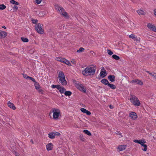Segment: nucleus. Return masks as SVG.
Returning <instances> with one entry per match:
<instances>
[{
	"label": "nucleus",
	"mask_w": 156,
	"mask_h": 156,
	"mask_svg": "<svg viewBox=\"0 0 156 156\" xmlns=\"http://www.w3.org/2000/svg\"><path fill=\"white\" fill-rule=\"evenodd\" d=\"M96 69V66H94L87 67L82 71V74L86 76L93 75L95 73Z\"/></svg>",
	"instance_id": "obj_1"
},
{
	"label": "nucleus",
	"mask_w": 156,
	"mask_h": 156,
	"mask_svg": "<svg viewBox=\"0 0 156 156\" xmlns=\"http://www.w3.org/2000/svg\"><path fill=\"white\" fill-rule=\"evenodd\" d=\"M58 77L59 82L62 85H65L67 84V82L65 79V75L62 71H60L59 72Z\"/></svg>",
	"instance_id": "obj_2"
},
{
	"label": "nucleus",
	"mask_w": 156,
	"mask_h": 156,
	"mask_svg": "<svg viewBox=\"0 0 156 156\" xmlns=\"http://www.w3.org/2000/svg\"><path fill=\"white\" fill-rule=\"evenodd\" d=\"M130 100L135 106H139L140 105V102L138 98L135 96L131 95Z\"/></svg>",
	"instance_id": "obj_3"
},
{
	"label": "nucleus",
	"mask_w": 156,
	"mask_h": 156,
	"mask_svg": "<svg viewBox=\"0 0 156 156\" xmlns=\"http://www.w3.org/2000/svg\"><path fill=\"white\" fill-rule=\"evenodd\" d=\"M35 27L37 33L41 34H43L44 31L43 25L40 23H38L35 24Z\"/></svg>",
	"instance_id": "obj_4"
},
{
	"label": "nucleus",
	"mask_w": 156,
	"mask_h": 156,
	"mask_svg": "<svg viewBox=\"0 0 156 156\" xmlns=\"http://www.w3.org/2000/svg\"><path fill=\"white\" fill-rule=\"evenodd\" d=\"M52 112L53 113V119L55 120H57L58 119L59 115H60V111L58 109L54 108Z\"/></svg>",
	"instance_id": "obj_5"
},
{
	"label": "nucleus",
	"mask_w": 156,
	"mask_h": 156,
	"mask_svg": "<svg viewBox=\"0 0 156 156\" xmlns=\"http://www.w3.org/2000/svg\"><path fill=\"white\" fill-rule=\"evenodd\" d=\"M76 87L81 91L84 93L86 92V89L84 88V86L82 84L79 83L76 84Z\"/></svg>",
	"instance_id": "obj_6"
},
{
	"label": "nucleus",
	"mask_w": 156,
	"mask_h": 156,
	"mask_svg": "<svg viewBox=\"0 0 156 156\" xmlns=\"http://www.w3.org/2000/svg\"><path fill=\"white\" fill-rule=\"evenodd\" d=\"M147 27L154 32H156V27L153 24H152L150 23H148L147 25Z\"/></svg>",
	"instance_id": "obj_7"
},
{
	"label": "nucleus",
	"mask_w": 156,
	"mask_h": 156,
	"mask_svg": "<svg viewBox=\"0 0 156 156\" xmlns=\"http://www.w3.org/2000/svg\"><path fill=\"white\" fill-rule=\"evenodd\" d=\"M131 83H135L140 85H142L143 84V82L141 80L138 79L132 80L131 81Z\"/></svg>",
	"instance_id": "obj_8"
},
{
	"label": "nucleus",
	"mask_w": 156,
	"mask_h": 156,
	"mask_svg": "<svg viewBox=\"0 0 156 156\" xmlns=\"http://www.w3.org/2000/svg\"><path fill=\"white\" fill-rule=\"evenodd\" d=\"M129 116L133 119H136L137 117L136 114L134 112H132L129 114Z\"/></svg>",
	"instance_id": "obj_9"
},
{
	"label": "nucleus",
	"mask_w": 156,
	"mask_h": 156,
	"mask_svg": "<svg viewBox=\"0 0 156 156\" xmlns=\"http://www.w3.org/2000/svg\"><path fill=\"white\" fill-rule=\"evenodd\" d=\"M53 144L51 143L48 144L46 146L47 150L48 151L51 150L53 148Z\"/></svg>",
	"instance_id": "obj_10"
},
{
	"label": "nucleus",
	"mask_w": 156,
	"mask_h": 156,
	"mask_svg": "<svg viewBox=\"0 0 156 156\" xmlns=\"http://www.w3.org/2000/svg\"><path fill=\"white\" fill-rule=\"evenodd\" d=\"M108 80L112 82H114L115 81V76L114 75H110L108 76Z\"/></svg>",
	"instance_id": "obj_11"
},
{
	"label": "nucleus",
	"mask_w": 156,
	"mask_h": 156,
	"mask_svg": "<svg viewBox=\"0 0 156 156\" xmlns=\"http://www.w3.org/2000/svg\"><path fill=\"white\" fill-rule=\"evenodd\" d=\"M126 147V145H122L119 146L118 147V149L119 150V151H120L125 150Z\"/></svg>",
	"instance_id": "obj_12"
},
{
	"label": "nucleus",
	"mask_w": 156,
	"mask_h": 156,
	"mask_svg": "<svg viewBox=\"0 0 156 156\" xmlns=\"http://www.w3.org/2000/svg\"><path fill=\"white\" fill-rule=\"evenodd\" d=\"M8 106L10 108H12V109L14 110L16 109V107L12 103L9 101L8 102Z\"/></svg>",
	"instance_id": "obj_13"
},
{
	"label": "nucleus",
	"mask_w": 156,
	"mask_h": 156,
	"mask_svg": "<svg viewBox=\"0 0 156 156\" xmlns=\"http://www.w3.org/2000/svg\"><path fill=\"white\" fill-rule=\"evenodd\" d=\"M106 71L105 70L104 71L101 70L100 74V77H101L102 78H104L106 76Z\"/></svg>",
	"instance_id": "obj_14"
},
{
	"label": "nucleus",
	"mask_w": 156,
	"mask_h": 156,
	"mask_svg": "<svg viewBox=\"0 0 156 156\" xmlns=\"http://www.w3.org/2000/svg\"><path fill=\"white\" fill-rule=\"evenodd\" d=\"M101 82L102 83L107 85H108L109 83L108 80L105 79H102Z\"/></svg>",
	"instance_id": "obj_15"
},
{
	"label": "nucleus",
	"mask_w": 156,
	"mask_h": 156,
	"mask_svg": "<svg viewBox=\"0 0 156 156\" xmlns=\"http://www.w3.org/2000/svg\"><path fill=\"white\" fill-rule=\"evenodd\" d=\"M48 137L51 139H54L55 137V135L54 132H51L48 134Z\"/></svg>",
	"instance_id": "obj_16"
},
{
	"label": "nucleus",
	"mask_w": 156,
	"mask_h": 156,
	"mask_svg": "<svg viewBox=\"0 0 156 156\" xmlns=\"http://www.w3.org/2000/svg\"><path fill=\"white\" fill-rule=\"evenodd\" d=\"M34 83V86L36 90H38V88L41 87L39 83L37 82L36 81Z\"/></svg>",
	"instance_id": "obj_17"
},
{
	"label": "nucleus",
	"mask_w": 156,
	"mask_h": 156,
	"mask_svg": "<svg viewBox=\"0 0 156 156\" xmlns=\"http://www.w3.org/2000/svg\"><path fill=\"white\" fill-rule=\"evenodd\" d=\"M37 90L39 93L42 94H44L45 92L42 89L41 87Z\"/></svg>",
	"instance_id": "obj_18"
},
{
	"label": "nucleus",
	"mask_w": 156,
	"mask_h": 156,
	"mask_svg": "<svg viewBox=\"0 0 156 156\" xmlns=\"http://www.w3.org/2000/svg\"><path fill=\"white\" fill-rule=\"evenodd\" d=\"M83 132L85 134H87V135H88V136H90L91 135V133H90V132L87 130H86V129L84 130H83Z\"/></svg>",
	"instance_id": "obj_19"
},
{
	"label": "nucleus",
	"mask_w": 156,
	"mask_h": 156,
	"mask_svg": "<svg viewBox=\"0 0 156 156\" xmlns=\"http://www.w3.org/2000/svg\"><path fill=\"white\" fill-rule=\"evenodd\" d=\"M139 15H145V12L142 10H139L137 11Z\"/></svg>",
	"instance_id": "obj_20"
},
{
	"label": "nucleus",
	"mask_w": 156,
	"mask_h": 156,
	"mask_svg": "<svg viewBox=\"0 0 156 156\" xmlns=\"http://www.w3.org/2000/svg\"><path fill=\"white\" fill-rule=\"evenodd\" d=\"M108 86L112 89H115L116 88V87L115 85L113 84H110L109 83H108Z\"/></svg>",
	"instance_id": "obj_21"
},
{
	"label": "nucleus",
	"mask_w": 156,
	"mask_h": 156,
	"mask_svg": "<svg viewBox=\"0 0 156 156\" xmlns=\"http://www.w3.org/2000/svg\"><path fill=\"white\" fill-rule=\"evenodd\" d=\"M64 94L66 96H69L71 95L72 93L69 91H65V92L64 93Z\"/></svg>",
	"instance_id": "obj_22"
},
{
	"label": "nucleus",
	"mask_w": 156,
	"mask_h": 156,
	"mask_svg": "<svg viewBox=\"0 0 156 156\" xmlns=\"http://www.w3.org/2000/svg\"><path fill=\"white\" fill-rule=\"evenodd\" d=\"M57 58L58 59L57 60L59 61L60 62H63L64 63H65V60H66V59L63 58Z\"/></svg>",
	"instance_id": "obj_23"
},
{
	"label": "nucleus",
	"mask_w": 156,
	"mask_h": 156,
	"mask_svg": "<svg viewBox=\"0 0 156 156\" xmlns=\"http://www.w3.org/2000/svg\"><path fill=\"white\" fill-rule=\"evenodd\" d=\"M21 40L24 42H28V39L26 38H24V37H21Z\"/></svg>",
	"instance_id": "obj_24"
},
{
	"label": "nucleus",
	"mask_w": 156,
	"mask_h": 156,
	"mask_svg": "<svg viewBox=\"0 0 156 156\" xmlns=\"http://www.w3.org/2000/svg\"><path fill=\"white\" fill-rule=\"evenodd\" d=\"M112 57L115 60H119L120 59L119 57L116 55H112Z\"/></svg>",
	"instance_id": "obj_25"
},
{
	"label": "nucleus",
	"mask_w": 156,
	"mask_h": 156,
	"mask_svg": "<svg viewBox=\"0 0 156 156\" xmlns=\"http://www.w3.org/2000/svg\"><path fill=\"white\" fill-rule=\"evenodd\" d=\"M6 8V6L4 4L0 5V9L4 10Z\"/></svg>",
	"instance_id": "obj_26"
},
{
	"label": "nucleus",
	"mask_w": 156,
	"mask_h": 156,
	"mask_svg": "<svg viewBox=\"0 0 156 156\" xmlns=\"http://www.w3.org/2000/svg\"><path fill=\"white\" fill-rule=\"evenodd\" d=\"M10 2L11 3L13 4H15V5H19V3L16 2V1H15L14 0H11L10 1Z\"/></svg>",
	"instance_id": "obj_27"
},
{
	"label": "nucleus",
	"mask_w": 156,
	"mask_h": 156,
	"mask_svg": "<svg viewBox=\"0 0 156 156\" xmlns=\"http://www.w3.org/2000/svg\"><path fill=\"white\" fill-rule=\"evenodd\" d=\"M84 50V48H83L82 47H81L80 48V49L79 50H78L77 51V52H82Z\"/></svg>",
	"instance_id": "obj_28"
},
{
	"label": "nucleus",
	"mask_w": 156,
	"mask_h": 156,
	"mask_svg": "<svg viewBox=\"0 0 156 156\" xmlns=\"http://www.w3.org/2000/svg\"><path fill=\"white\" fill-rule=\"evenodd\" d=\"M142 141H143L141 140H133L134 142L139 144H140L141 143H142Z\"/></svg>",
	"instance_id": "obj_29"
},
{
	"label": "nucleus",
	"mask_w": 156,
	"mask_h": 156,
	"mask_svg": "<svg viewBox=\"0 0 156 156\" xmlns=\"http://www.w3.org/2000/svg\"><path fill=\"white\" fill-rule=\"evenodd\" d=\"M55 9L58 10V11H59V9H60V8H61V7H60L58 5H55Z\"/></svg>",
	"instance_id": "obj_30"
},
{
	"label": "nucleus",
	"mask_w": 156,
	"mask_h": 156,
	"mask_svg": "<svg viewBox=\"0 0 156 156\" xmlns=\"http://www.w3.org/2000/svg\"><path fill=\"white\" fill-rule=\"evenodd\" d=\"M64 63L66 64H67V65H68V66H71V63H70V62L67 60L66 59Z\"/></svg>",
	"instance_id": "obj_31"
},
{
	"label": "nucleus",
	"mask_w": 156,
	"mask_h": 156,
	"mask_svg": "<svg viewBox=\"0 0 156 156\" xmlns=\"http://www.w3.org/2000/svg\"><path fill=\"white\" fill-rule=\"evenodd\" d=\"M31 21H32L33 23H34V24L36 23V24H37V23L38 21V20H37V19H36V20L32 18L31 19Z\"/></svg>",
	"instance_id": "obj_32"
},
{
	"label": "nucleus",
	"mask_w": 156,
	"mask_h": 156,
	"mask_svg": "<svg viewBox=\"0 0 156 156\" xmlns=\"http://www.w3.org/2000/svg\"><path fill=\"white\" fill-rule=\"evenodd\" d=\"M143 147L144 148H142V150L144 151H146L147 150V146L146 144L144 145Z\"/></svg>",
	"instance_id": "obj_33"
},
{
	"label": "nucleus",
	"mask_w": 156,
	"mask_h": 156,
	"mask_svg": "<svg viewBox=\"0 0 156 156\" xmlns=\"http://www.w3.org/2000/svg\"><path fill=\"white\" fill-rule=\"evenodd\" d=\"M61 14L65 17H68V16L67 15V13L65 11L63 13H62V14Z\"/></svg>",
	"instance_id": "obj_34"
},
{
	"label": "nucleus",
	"mask_w": 156,
	"mask_h": 156,
	"mask_svg": "<svg viewBox=\"0 0 156 156\" xmlns=\"http://www.w3.org/2000/svg\"><path fill=\"white\" fill-rule=\"evenodd\" d=\"M129 37L130 38L134 39V38H135L136 36L135 35L132 34L129 35Z\"/></svg>",
	"instance_id": "obj_35"
},
{
	"label": "nucleus",
	"mask_w": 156,
	"mask_h": 156,
	"mask_svg": "<svg viewBox=\"0 0 156 156\" xmlns=\"http://www.w3.org/2000/svg\"><path fill=\"white\" fill-rule=\"evenodd\" d=\"M65 11L64 9L61 7L60 8V9H59L58 11H59L61 14H62V13H63Z\"/></svg>",
	"instance_id": "obj_36"
},
{
	"label": "nucleus",
	"mask_w": 156,
	"mask_h": 156,
	"mask_svg": "<svg viewBox=\"0 0 156 156\" xmlns=\"http://www.w3.org/2000/svg\"><path fill=\"white\" fill-rule=\"evenodd\" d=\"M107 52L108 54L110 55H111L113 54V52L110 49H108Z\"/></svg>",
	"instance_id": "obj_37"
},
{
	"label": "nucleus",
	"mask_w": 156,
	"mask_h": 156,
	"mask_svg": "<svg viewBox=\"0 0 156 156\" xmlns=\"http://www.w3.org/2000/svg\"><path fill=\"white\" fill-rule=\"evenodd\" d=\"M28 79H29V80H31L33 82H35V81H36L35 80L34 78H33L32 77H31L29 76V77H28Z\"/></svg>",
	"instance_id": "obj_38"
},
{
	"label": "nucleus",
	"mask_w": 156,
	"mask_h": 156,
	"mask_svg": "<svg viewBox=\"0 0 156 156\" xmlns=\"http://www.w3.org/2000/svg\"><path fill=\"white\" fill-rule=\"evenodd\" d=\"M80 139L82 141H84L85 140V139L84 138L83 135H80Z\"/></svg>",
	"instance_id": "obj_39"
},
{
	"label": "nucleus",
	"mask_w": 156,
	"mask_h": 156,
	"mask_svg": "<svg viewBox=\"0 0 156 156\" xmlns=\"http://www.w3.org/2000/svg\"><path fill=\"white\" fill-rule=\"evenodd\" d=\"M81 111L83 113H85L87 110L83 108H81L80 109Z\"/></svg>",
	"instance_id": "obj_40"
},
{
	"label": "nucleus",
	"mask_w": 156,
	"mask_h": 156,
	"mask_svg": "<svg viewBox=\"0 0 156 156\" xmlns=\"http://www.w3.org/2000/svg\"><path fill=\"white\" fill-rule=\"evenodd\" d=\"M23 76L25 78H26L27 80H28V77H29V76H27V74H23Z\"/></svg>",
	"instance_id": "obj_41"
},
{
	"label": "nucleus",
	"mask_w": 156,
	"mask_h": 156,
	"mask_svg": "<svg viewBox=\"0 0 156 156\" xmlns=\"http://www.w3.org/2000/svg\"><path fill=\"white\" fill-rule=\"evenodd\" d=\"M55 88H56L58 90H59L61 88V87L60 85H56Z\"/></svg>",
	"instance_id": "obj_42"
},
{
	"label": "nucleus",
	"mask_w": 156,
	"mask_h": 156,
	"mask_svg": "<svg viewBox=\"0 0 156 156\" xmlns=\"http://www.w3.org/2000/svg\"><path fill=\"white\" fill-rule=\"evenodd\" d=\"M54 133L55 136L56 135H57L58 136H60L61 135L60 133L58 132H54Z\"/></svg>",
	"instance_id": "obj_43"
},
{
	"label": "nucleus",
	"mask_w": 156,
	"mask_h": 156,
	"mask_svg": "<svg viewBox=\"0 0 156 156\" xmlns=\"http://www.w3.org/2000/svg\"><path fill=\"white\" fill-rule=\"evenodd\" d=\"M85 113H86L87 115H90L91 114V112L90 111L87 110Z\"/></svg>",
	"instance_id": "obj_44"
},
{
	"label": "nucleus",
	"mask_w": 156,
	"mask_h": 156,
	"mask_svg": "<svg viewBox=\"0 0 156 156\" xmlns=\"http://www.w3.org/2000/svg\"><path fill=\"white\" fill-rule=\"evenodd\" d=\"M41 2V0H36V3L39 4H40Z\"/></svg>",
	"instance_id": "obj_45"
},
{
	"label": "nucleus",
	"mask_w": 156,
	"mask_h": 156,
	"mask_svg": "<svg viewBox=\"0 0 156 156\" xmlns=\"http://www.w3.org/2000/svg\"><path fill=\"white\" fill-rule=\"evenodd\" d=\"M13 8L14 10H15V11H16L18 9V7L16 5H14Z\"/></svg>",
	"instance_id": "obj_46"
},
{
	"label": "nucleus",
	"mask_w": 156,
	"mask_h": 156,
	"mask_svg": "<svg viewBox=\"0 0 156 156\" xmlns=\"http://www.w3.org/2000/svg\"><path fill=\"white\" fill-rule=\"evenodd\" d=\"M145 143V141H143L142 142V143H141L140 144L143 147L144 145L145 144H144V143Z\"/></svg>",
	"instance_id": "obj_47"
},
{
	"label": "nucleus",
	"mask_w": 156,
	"mask_h": 156,
	"mask_svg": "<svg viewBox=\"0 0 156 156\" xmlns=\"http://www.w3.org/2000/svg\"><path fill=\"white\" fill-rule=\"evenodd\" d=\"M152 76H153L154 78H155L156 79V73H154L153 74H152Z\"/></svg>",
	"instance_id": "obj_48"
},
{
	"label": "nucleus",
	"mask_w": 156,
	"mask_h": 156,
	"mask_svg": "<svg viewBox=\"0 0 156 156\" xmlns=\"http://www.w3.org/2000/svg\"><path fill=\"white\" fill-rule=\"evenodd\" d=\"M59 91L61 94L64 93V92L62 90L61 88L60 90H59Z\"/></svg>",
	"instance_id": "obj_49"
},
{
	"label": "nucleus",
	"mask_w": 156,
	"mask_h": 156,
	"mask_svg": "<svg viewBox=\"0 0 156 156\" xmlns=\"http://www.w3.org/2000/svg\"><path fill=\"white\" fill-rule=\"evenodd\" d=\"M51 87L52 88H55V87H56V85H51Z\"/></svg>",
	"instance_id": "obj_50"
},
{
	"label": "nucleus",
	"mask_w": 156,
	"mask_h": 156,
	"mask_svg": "<svg viewBox=\"0 0 156 156\" xmlns=\"http://www.w3.org/2000/svg\"><path fill=\"white\" fill-rule=\"evenodd\" d=\"M61 89H62L63 90V91L64 92L66 91V89L63 87H61Z\"/></svg>",
	"instance_id": "obj_51"
},
{
	"label": "nucleus",
	"mask_w": 156,
	"mask_h": 156,
	"mask_svg": "<svg viewBox=\"0 0 156 156\" xmlns=\"http://www.w3.org/2000/svg\"><path fill=\"white\" fill-rule=\"evenodd\" d=\"M146 72L148 73L149 74H150V75L152 76V74L149 71H146Z\"/></svg>",
	"instance_id": "obj_52"
},
{
	"label": "nucleus",
	"mask_w": 156,
	"mask_h": 156,
	"mask_svg": "<svg viewBox=\"0 0 156 156\" xmlns=\"http://www.w3.org/2000/svg\"><path fill=\"white\" fill-rule=\"evenodd\" d=\"M134 39V41H136V42H137V41H138V39H137V38L136 37H135V38Z\"/></svg>",
	"instance_id": "obj_53"
},
{
	"label": "nucleus",
	"mask_w": 156,
	"mask_h": 156,
	"mask_svg": "<svg viewBox=\"0 0 156 156\" xmlns=\"http://www.w3.org/2000/svg\"><path fill=\"white\" fill-rule=\"evenodd\" d=\"M154 14L156 16V9L154 10Z\"/></svg>",
	"instance_id": "obj_54"
},
{
	"label": "nucleus",
	"mask_w": 156,
	"mask_h": 156,
	"mask_svg": "<svg viewBox=\"0 0 156 156\" xmlns=\"http://www.w3.org/2000/svg\"><path fill=\"white\" fill-rule=\"evenodd\" d=\"M117 134L118 135L121 136V134L120 133H119V131H117Z\"/></svg>",
	"instance_id": "obj_55"
},
{
	"label": "nucleus",
	"mask_w": 156,
	"mask_h": 156,
	"mask_svg": "<svg viewBox=\"0 0 156 156\" xmlns=\"http://www.w3.org/2000/svg\"><path fill=\"white\" fill-rule=\"evenodd\" d=\"M109 107L110 108H111V109L113 108V107L112 106V105H110Z\"/></svg>",
	"instance_id": "obj_56"
},
{
	"label": "nucleus",
	"mask_w": 156,
	"mask_h": 156,
	"mask_svg": "<svg viewBox=\"0 0 156 156\" xmlns=\"http://www.w3.org/2000/svg\"><path fill=\"white\" fill-rule=\"evenodd\" d=\"M30 142H31V143L32 144H34V142H33V141L32 140H30Z\"/></svg>",
	"instance_id": "obj_57"
},
{
	"label": "nucleus",
	"mask_w": 156,
	"mask_h": 156,
	"mask_svg": "<svg viewBox=\"0 0 156 156\" xmlns=\"http://www.w3.org/2000/svg\"><path fill=\"white\" fill-rule=\"evenodd\" d=\"M2 28H4V29H5L6 28V27L5 26H3L2 27Z\"/></svg>",
	"instance_id": "obj_58"
},
{
	"label": "nucleus",
	"mask_w": 156,
	"mask_h": 156,
	"mask_svg": "<svg viewBox=\"0 0 156 156\" xmlns=\"http://www.w3.org/2000/svg\"><path fill=\"white\" fill-rule=\"evenodd\" d=\"M101 77H97L98 79L100 80L101 79Z\"/></svg>",
	"instance_id": "obj_59"
},
{
	"label": "nucleus",
	"mask_w": 156,
	"mask_h": 156,
	"mask_svg": "<svg viewBox=\"0 0 156 156\" xmlns=\"http://www.w3.org/2000/svg\"><path fill=\"white\" fill-rule=\"evenodd\" d=\"M102 70H105V69H104V67H102V69H101V70L102 71Z\"/></svg>",
	"instance_id": "obj_60"
},
{
	"label": "nucleus",
	"mask_w": 156,
	"mask_h": 156,
	"mask_svg": "<svg viewBox=\"0 0 156 156\" xmlns=\"http://www.w3.org/2000/svg\"><path fill=\"white\" fill-rule=\"evenodd\" d=\"M128 156V155H125V156Z\"/></svg>",
	"instance_id": "obj_61"
}]
</instances>
